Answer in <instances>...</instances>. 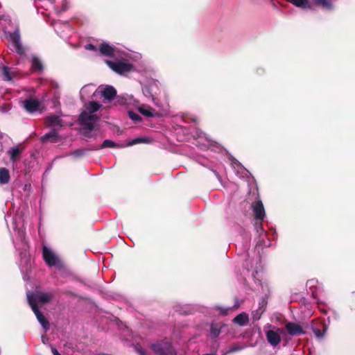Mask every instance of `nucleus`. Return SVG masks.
Segmentation results:
<instances>
[{
    "mask_svg": "<svg viewBox=\"0 0 355 355\" xmlns=\"http://www.w3.org/2000/svg\"><path fill=\"white\" fill-rule=\"evenodd\" d=\"M107 64L115 72L119 74H125L132 70V66L123 62H112L106 60Z\"/></svg>",
    "mask_w": 355,
    "mask_h": 355,
    "instance_id": "nucleus-7",
    "label": "nucleus"
},
{
    "mask_svg": "<svg viewBox=\"0 0 355 355\" xmlns=\"http://www.w3.org/2000/svg\"><path fill=\"white\" fill-rule=\"evenodd\" d=\"M23 107L29 113H33L36 112L39 107L40 103L37 100L30 98L25 100L22 102Z\"/></svg>",
    "mask_w": 355,
    "mask_h": 355,
    "instance_id": "nucleus-13",
    "label": "nucleus"
},
{
    "mask_svg": "<svg viewBox=\"0 0 355 355\" xmlns=\"http://www.w3.org/2000/svg\"><path fill=\"white\" fill-rule=\"evenodd\" d=\"M252 209L256 219L262 221L266 216L265 209L261 200H257L252 205Z\"/></svg>",
    "mask_w": 355,
    "mask_h": 355,
    "instance_id": "nucleus-11",
    "label": "nucleus"
},
{
    "mask_svg": "<svg viewBox=\"0 0 355 355\" xmlns=\"http://www.w3.org/2000/svg\"><path fill=\"white\" fill-rule=\"evenodd\" d=\"M100 53L102 55L110 57H116L119 55V51L115 47L111 46L105 42L103 43L100 47Z\"/></svg>",
    "mask_w": 355,
    "mask_h": 355,
    "instance_id": "nucleus-12",
    "label": "nucleus"
},
{
    "mask_svg": "<svg viewBox=\"0 0 355 355\" xmlns=\"http://www.w3.org/2000/svg\"><path fill=\"white\" fill-rule=\"evenodd\" d=\"M128 116L132 120L135 121H139L141 120V117L132 111L128 112Z\"/></svg>",
    "mask_w": 355,
    "mask_h": 355,
    "instance_id": "nucleus-29",
    "label": "nucleus"
},
{
    "mask_svg": "<svg viewBox=\"0 0 355 355\" xmlns=\"http://www.w3.org/2000/svg\"><path fill=\"white\" fill-rule=\"evenodd\" d=\"M46 123L48 126L54 128L64 125V123L62 122L60 116L56 115H51L47 116L46 118Z\"/></svg>",
    "mask_w": 355,
    "mask_h": 355,
    "instance_id": "nucleus-14",
    "label": "nucleus"
},
{
    "mask_svg": "<svg viewBox=\"0 0 355 355\" xmlns=\"http://www.w3.org/2000/svg\"><path fill=\"white\" fill-rule=\"evenodd\" d=\"M152 348L155 352L159 355H175L174 350L169 343H157L153 345Z\"/></svg>",
    "mask_w": 355,
    "mask_h": 355,
    "instance_id": "nucleus-8",
    "label": "nucleus"
},
{
    "mask_svg": "<svg viewBox=\"0 0 355 355\" xmlns=\"http://www.w3.org/2000/svg\"><path fill=\"white\" fill-rule=\"evenodd\" d=\"M95 85L89 84L85 85L80 92V98L82 100L88 98L91 94L94 96V92L96 91Z\"/></svg>",
    "mask_w": 355,
    "mask_h": 355,
    "instance_id": "nucleus-16",
    "label": "nucleus"
},
{
    "mask_svg": "<svg viewBox=\"0 0 355 355\" xmlns=\"http://www.w3.org/2000/svg\"><path fill=\"white\" fill-rule=\"evenodd\" d=\"M220 333V328L218 324H213L211 326L210 334L211 337L216 338Z\"/></svg>",
    "mask_w": 355,
    "mask_h": 355,
    "instance_id": "nucleus-26",
    "label": "nucleus"
},
{
    "mask_svg": "<svg viewBox=\"0 0 355 355\" xmlns=\"http://www.w3.org/2000/svg\"><path fill=\"white\" fill-rule=\"evenodd\" d=\"M14 244H15V247L17 248V245H18V243H17V241H14Z\"/></svg>",
    "mask_w": 355,
    "mask_h": 355,
    "instance_id": "nucleus-38",
    "label": "nucleus"
},
{
    "mask_svg": "<svg viewBox=\"0 0 355 355\" xmlns=\"http://www.w3.org/2000/svg\"><path fill=\"white\" fill-rule=\"evenodd\" d=\"M286 329L288 331V334L291 336H296L304 334V331L302 330L300 325L295 322H288L286 326Z\"/></svg>",
    "mask_w": 355,
    "mask_h": 355,
    "instance_id": "nucleus-15",
    "label": "nucleus"
},
{
    "mask_svg": "<svg viewBox=\"0 0 355 355\" xmlns=\"http://www.w3.org/2000/svg\"><path fill=\"white\" fill-rule=\"evenodd\" d=\"M85 49L89 51H96V48L93 44H89L85 46Z\"/></svg>",
    "mask_w": 355,
    "mask_h": 355,
    "instance_id": "nucleus-32",
    "label": "nucleus"
},
{
    "mask_svg": "<svg viewBox=\"0 0 355 355\" xmlns=\"http://www.w3.org/2000/svg\"><path fill=\"white\" fill-rule=\"evenodd\" d=\"M10 180V175L8 171L5 168H0V183L7 184Z\"/></svg>",
    "mask_w": 355,
    "mask_h": 355,
    "instance_id": "nucleus-21",
    "label": "nucleus"
},
{
    "mask_svg": "<svg viewBox=\"0 0 355 355\" xmlns=\"http://www.w3.org/2000/svg\"><path fill=\"white\" fill-rule=\"evenodd\" d=\"M137 351L139 355H146L144 351L141 348H137Z\"/></svg>",
    "mask_w": 355,
    "mask_h": 355,
    "instance_id": "nucleus-34",
    "label": "nucleus"
},
{
    "mask_svg": "<svg viewBox=\"0 0 355 355\" xmlns=\"http://www.w3.org/2000/svg\"><path fill=\"white\" fill-rule=\"evenodd\" d=\"M116 146V144L114 141H111L110 139H106L101 144V148H114Z\"/></svg>",
    "mask_w": 355,
    "mask_h": 355,
    "instance_id": "nucleus-27",
    "label": "nucleus"
},
{
    "mask_svg": "<svg viewBox=\"0 0 355 355\" xmlns=\"http://www.w3.org/2000/svg\"><path fill=\"white\" fill-rule=\"evenodd\" d=\"M17 234V240L21 242L22 248L26 250L27 248V243L25 241V233L24 231L18 230Z\"/></svg>",
    "mask_w": 355,
    "mask_h": 355,
    "instance_id": "nucleus-24",
    "label": "nucleus"
},
{
    "mask_svg": "<svg viewBox=\"0 0 355 355\" xmlns=\"http://www.w3.org/2000/svg\"><path fill=\"white\" fill-rule=\"evenodd\" d=\"M51 350L53 355H61L55 347H52Z\"/></svg>",
    "mask_w": 355,
    "mask_h": 355,
    "instance_id": "nucleus-33",
    "label": "nucleus"
},
{
    "mask_svg": "<svg viewBox=\"0 0 355 355\" xmlns=\"http://www.w3.org/2000/svg\"><path fill=\"white\" fill-rule=\"evenodd\" d=\"M264 331L267 341L273 347H277L282 341L281 334L283 333V329L273 327L270 324H268L264 327Z\"/></svg>",
    "mask_w": 355,
    "mask_h": 355,
    "instance_id": "nucleus-2",
    "label": "nucleus"
},
{
    "mask_svg": "<svg viewBox=\"0 0 355 355\" xmlns=\"http://www.w3.org/2000/svg\"><path fill=\"white\" fill-rule=\"evenodd\" d=\"M314 282H315V281L313 279L309 280L307 282V285L312 286Z\"/></svg>",
    "mask_w": 355,
    "mask_h": 355,
    "instance_id": "nucleus-36",
    "label": "nucleus"
},
{
    "mask_svg": "<svg viewBox=\"0 0 355 355\" xmlns=\"http://www.w3.org/2000/svg\"><path fill=\"white\" fill-rule=\"evenodd\" d=\"M313 3L324 10L332 9V3L329 0H313Z\"/></svg>",
    "mask_w": 355,
    "mask_h": 355,
    "instance_id": "nucleus-20",
    "label": "nucleus"
},
{
    "mask_svg": "<svg viewBox=\"0 0 355 355\" xmlns=\"http://www.w3.org/2000/svg\"><path fill=\"white\" fill-rule=\"evenodd\" d=\"M28 296H31L34 300L35 304L37 306V303L44 304L49 302L53 295L50 293H44V292H37L35 293H27V299L28 300Z\"/></svg>",
    "mask_w": 355,
    "mask_h": 355,
    "instance_id": "nucleus-9",
    "label": "nucleus"
},
{
    "mask_svg": "<svg viewBox=\"0 0 355 355\" xmlns=\"http://www.w3.org/2000/svg\"><path fill=\"white\" fill-rule=\"evenodd\" d=\"M8 153L11 160L14 162L15 158L20 154L21 150L19 147H13L9 150Z\"/></svg>",
    "mask_w": 355,
    "mask_h": 355,
    "instance_id": "nucleus-25",
    "label": "nucleus"
},
{
    "mask_svg": "<svg viewBox=\"0 0 355 355\" xmlns=\"http://www.w3.org/2000/svg\"><path fill=\"white\" fill-rule=\"evenodd\" d=\"M290 3H293L297 7L302 8L303 9L309 8V3L308 0H287Z\"/></svg>",
    "mask_w": 355,
    "mask_h": 355,
    "instance_id": "nucleus-22",
    "label": "nucleus"
},
{
    "mask_svg": "<svg viewBox=\"0 0 355 355\" xmlns=\"http://www.w3.org/2000/svg\"><path fill=\"white\" fill-rule=\"evenodd\" d=\"M42 139L44 141L57 142L58 141V135L55 131H51L45 134Z\"/></svg>",
    "mask_w": 355,
    "mask_h": 355,
    "instance_id": "nucleus-19",
    "label": "nucleus"
},
{
    "mask_svg": "<svg viewBox=\"0 0 355 355\" xmlns=\"http://www.w3.org/2000/svg\"><path fill=\"white\" fill-rule=\"evenodd\" d=\"M228 309H221L220 313L225 315Z\"/></svg>",
    "mask_w": 355,
    "mask_h": 355,
    "instance_id": "nucleus-37",
    "label": "nucleus"
},
{
    "mask_svg": "<svg viewBox=\"0 0 355 355\" xmlns=\"http://www.w3.org/2000/svg\"><path fill=\"white\" fill-rule=\"evenodd\" d=\"M157 83L155 81H153V83H150L149 85L143 87V93L145 95V96L150 98L156 106H157L158 107H161V105L157 101H156V98L155 97V95L157 94Z\"/></svg>",
    "mask_w": 355,
    "mask_h": 355,
    "instance_id": "nucleus-10",
    "label": "nucleus"
},
{
    "mask_svg": "<svg viewBox=\"0 0 355 355\" xmlns=\"http://www.w3.org/2000/svg\"><path fill=\"white\" fill-rule=\"evenodd\" d=\"M167 106H168V105H166V107H167ZM166 107H162V110H166Z\"/></svg>",
    "mask_w": 355,
    "mask_h": 355,
    "instance_id": "nucleus-39",
    "label": "nucleus"
},
{
    "mask_svg": "<svg viewBox=\"0 0 355 355\" xmlns=\"http://www.w3.org/2000/svg\"><path fill=\"white\" fill-rule=\"evenodd\" d=\"M241 349L240 347H232V348H231V349L229 350V352H235V351L239 350V349Z\"/></svg>",
    "mask_w": 355,
    "mask_h": 355,
    "instance_id": "nucleus-35",
    "label": "nucleus"
},
{
    "mask_svg": "<svg viewBox=\"0 0 355 355\" xmlns=\"http://www.w3.org/2000/svg\"><path fill=\"white\" fill-rule=\"evenodd\" d=\"M116 94V89L109 85L99 86L94 92V96L103 98L104 100H111L114 98Z\"/></svg>",
    "mask_w": 355,
    "mask_h": 355,
    "instance_id": "nucleus-3",
    "label": "nucleus"
},
{
    "mask_svg": "<svg viewBox=\"0 0 355 355\" xmlns=\"http://www.w3.org/2000/svg\"><path fill=\"white\" fill-rule=\"evenodd\" d=\"M138 111L142 115L146 117H155L159 116V115L150 106L146 105H142L138 107Z\"/></svg>",
    "mask_w": 355,
    "mask_h": 355,
    "instance_id": "nucleus-17",
    "label": "nucleus"
},
{
    "mask_svg": "<svg viewBox=\"0 0 355 355\" xmlns=\"http://www.w3.org/2000/svg\"><path fill=\"white\" fill-rule=\"evenodd\" d=\"M101 105L92 101L83 110L79 116V122L84 129L92 130L99 117L96 114V112L101 108Z\"/></svg>",
    "mask_w": 355,
    "mask_h": 355,
    "instance_id": "nucleus-1",
    "label": "nucleus"
},
{
    "mask_svg": "<svg viewBox=\"0 0 355 355\" xmlns=\"http://www.w3.org/2000/svg\"><path fill=\"white\" fill-rule=\"evenodd\" d=\"M313 333L318 338H322L324 336V334L321 333L318 329H314Z\"/></svg>",
    "mask_w": 355,
    "mask_h": 355,
    "instance_id": "nucleus-31",
    "label": "nucleus"
},
{
    "mask_svg": "<svg viewBox=\"0 0 355 355\" xmlns=\"http://www.w3.org/2000/svg\"><path fill=\"white\" fill-rule=\"evenodd\" d=\"M6 39L10 42L12 50L15 51L19 54L24 53L22 46L20 42V35L19 31L17 30L13 33H6Z\"/></svg>",
    "mask_w": 355,
    "mask_h": 355,
    "instance_id": "nucleus-4",
    "label": "nucleus"
},
{
    "mask_svg": "<svg viewBox=\"0 0 355 355\" xmlns=\"http://www.w3.org/2000/svg\"><path fill=\"white\" fill-rule=\"evenodd\" d=\"M144 141H145V139H143V138H137V139H133L131 141H130L128 145L129 146H132V145H134V144H137L143 142Z\"/></svg>",
    "mask_w": 355,
    "mask_h": 355,
    "instance_id": "nucleus-30",
    "label": "nucleus"
},
{
    "mask_svg": "<svg viewBox=\"0 0 355 355\" xmlns=\"http://www.w3.org/2000/svg\"><path fill=\"white\" fill-rule=\"evenodd\" d=\"M234 322L241 326L246 325L248 322V315L245 313H242L236 315Z\"/></svg>",
    "mask_w": 355,
    "mask_h": 355,
    "instance_id": "nucleus-18",
    "label": "nucleus"
},
{
    "mask_svg": "<svg viewBox=\"0 0 355 355\" xmlns=\"http://www.w3.org/2000/svg\"><path fill=\"white\" fill-rule=\"evenodd\" d=\"M43 257L49 266H60V261L52 250L46 246L43 247Z\"/></svg>",
    "mask_w": 355,
    "mask_h": 355,
    "instance_id": "nucleus-5",
    "label": "nucleus"
},
{
    "mask_svg": "<svg viewBox=\"0 0 355 355\" xmlns=\"http://www.w3.org/2000/svg\"><path fill=\"white\" fill-rule=\"evenodd\" d=\"M28 303L31 306L33 311L34 312L38 322L42 326L45 331L49 329V321L45 318L44 315L40 311L37 306L35 304L34 300L31 296H28Z\"/></svg>",
    "mask_w": 355,
    "mask_h": 355,
    "instance_id": "nucleus-6",
    "label": "nucleus"
},
{
    "mask_svg": "<svg viewBox=\"0 0 355 355\" xmlns=\"http://www.w3.org/2000/svg\"><path fill=\"white\" fill-rule=\"evenodd\" d=\"M31 68L33 71H42V69H43L42 63L37 57H33Z\"/></svg>",
    "mask_w": 355,
    "mask_h": 355,
    "instance_id": "nucleus-23",
    "label": "nucleus"
},
{
    "mask_svg": "<svg viewBox=\"0 0 355 355\" xmlns=\"http://www.w3.org/2000/svg\"><path fill=\"white\" fill-rule=\"evenodd\" d=\"M3 73L4 76L5 80L10 81L12 80L11 76L10 75L9 69L7 67H4L3 68Z\"/></svg>",
    "mask_w": 355,
    "mask_h": 355,
    "instance_id": "nucleus-28",
    "label": "nucleus"
}]
</instances>
